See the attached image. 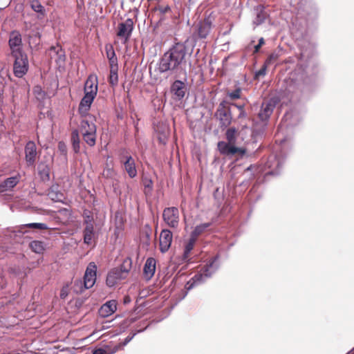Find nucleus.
Wrapping results in <instances>:
<instances>
[{
  "label": "nucleus",
  "instance_id": "37998d69",
  "mask_svg": "<svg viewBox=\"0 0 354 354\" xmlns=\"http://www.w3.org/2000/svg\"><path fill=\"white\" fill-rule=\"evenodd\" d=\"M119 346H115L113 349H106L103 348H96L93 351V354H114L118 350Z\"/></svg>",
  "mask_w": 354,
  "mask_h": 354
},
{
  "label": "nucleus",
  "instance_id": "f704fd0d",
  "mask_svg": "<svg viewBox=\"0 0 354 354\" xmlns=\"http://www.w3.org/2000/svg\"><path fill=\"white\" fill-rule=\"evenodd\" d=\"M313 55V47L308 44L307 48H301V53L299 54V59L300 61H307Z\"/></svg>",
  "mask_w": 354,
  "mask_h": 354
},
{
  "label": "nucleus",
  "instance_id": "c756f323",
  "mask_svg": "<svg viewBox=\"0 0 354 354\" xmlns=\"http://www.w3.org/2000/svg\"><path fill=\"white\" fill-rule=\"evenodd\" d=\"M71 142L72 148L75 153H79L80 151V138L78 129H73L71 135Z\"/></svg>",
  "mask_w": 354,
  "mask_h": 354
},
{
  "label": "nucleus",
  "instance_id": "a878e982",
  "mask_svg": "<svg viewBox=\"0 0 354 354\" xmlns=\"http://www.w3.org/2000/svg\"><path fill=\"white\" fill-rule=\"evenodd\" d=\"M37 170L42 181L46 182L50 180V167L46 162L41 161L39 162Z\"/></svg>",
  "mask_w": 354,
  "mask_h": 354
},
{
  "label": "nucleus",
  "instance_id": "f257e3e1",
  "mask_svg": "<svg viewBox=\"0 0 354 354\" xmlns=\"http://www.w3.org/2000/svg\"><path fill=\"white\" fill-rule=\"evenodd\" d=\"M195 40L188 38L184 42L175 43L160 59L158 71L161 74L171 75L183 72L187 76V71L183 68L186 63L187 55L193 53Z\"/></svg>",
  "mask_w": 354,
  "mask_h": 354
},
{
  "label": "nucleus",
  "instance_id": "de8ad7c7",
  "mask_svg": "<svg viewBox=\"0 0 354 354\" xmlns=\"http://www.w3.org/2000/svg\"><path fill=\"white\" fill-rule=\"evenodd\" d=\"M268 64L264 63V64L262 66V67L255 73V77L259 78L260 77H263L266 74V69L268 67Z\"/></svg>",
  "mask_w": 354,
  "mask_h": 354
},
{
  "label": "nucleus",
  "instance_id": "393cba45",
  "mask_svg": "<svg viewBox=\"0 0 354 354\" xmlns=\"http://www.w3.org/2000/svg\"><path fill=\"white\" fill-rule=\"evenodd\" d=\"M256 17L253 20V24L255 26L262 24L268 17L267 12L265 11V8L263 5H258L254 8Z\"/></svg>",
  "mask_w": 354,
  "mask_h": 354
},
{
  "label": "nucleus",
  "instance_id": "13d9d810",
  "mask_svg": "<svg viewBox=\"0 0 354 354\" xmlns=\"http://www.w3.org/2000/svg\"><path fill=\"white\" fill-rule=\"evenodd\" d=\"M286 140H287L286 138H284L281 139V140L277 138L276 139V142H279L280 146L281 147H283V146L285 145V142H286Z\"/></svg>",
  "mask_w": 354,
  "mask_h": 354
},
{
  "label": "nucleus",
  "instance_id": "49530a36",
  "mask_svg": "<svg viewBox=\"0 0 354 354\" xmlns=\"http://www.w3.org/2000/svg\"><path fill=\"white\" fill-rule=\"evenodd\" d=\"M156 10L159 11L160 14L165 15L171 11V7L169 5H158L156 7Z\"/></svg>",
  "mask_w": 354,
  "mask_h": 354
},
{
  "label": "nucleus",
  "instance_id": "c85d7f7f",
  "mask_svg": "<svg viewBox=\"0 0 354 354\" xmlns=\"http://www.w3.org/2000/svg\"><path fill=\"white\" fill-rule=\"evenodd\" d=\"M97 131V127L93 120H82L80 124L79 132L81 133Z\"/></svg>",
  "mask_w": 354,
  "mask_h": 354
},
{
  "label": "nucleus",
  "instance_id": "8fccbe9b",
  "mask_svg": "<svg viewBox=\"0 0 354 354\" xmlns=\"http://www.w3.org/2000/svg\"><path fill=\"white\" fill-rule=\"evenodd\" d=\"M109 59L110 69H118L117 57H110Z\"/></svg>",
  "mask_w": 354,
  "mask_h": 354
},
{
  "label": "nucleus",
  "instance_id": "79ce46f5",
  "mask_svg": "<svg viewBox=\"0 0 354 354\" xmlns=\"http://www.w3.org/2000/svg\"><path fill=\"white\" fill-rule=\"evenodd\" d=\"M31 8L35 12L42 16L45 15V8L38 0H35L31 3Z\"/></svg>",
  "mask_w": 354,
  "mask_h": 354
},
{
  "label": "nucleus",
  "instance_id": "2f4dec72",
  "mask_svg": "<svg viewBox=\"0 0 354 354\" xmlns=\"http://www.w3.org/2000/svg\"><path fill=\"white\" fill-rule=\"evenodd\" d=\"M212 223L213 222H208L196 225L191 232L190 236L197 239L198 236L205 232L207 229L212 225Z\"/></svg>",
  "mask_w": 354,
  "mask_h": 354
},
{
  "label": "nucleus",
  "instance_id": "cd10ccee",
  "mask_svg": "<svg viewBox=\"0 0 354 354\" xmlns=\"http://www.w3.org/2000/svg\"><path fill=\"white\" fill-rule=\"evenodd\" d=\"M274 106V105L271 102L263 103L258 114L259 119L261 121L267 120L272 114Z\"/></svg>",
  "mask_w": 354,
  "mask_h": 354
},
{
  "label": "nucleus",
  "instance_id": "1a4fd4ad",
  "mask_svg": "<svg viewBox=\"0 0 354 354\" xmlns=\"http://www.w3.org/2000/svg\"><path fill=\"white\" fill-rule=\"evenodd\" d=\"M301 120V115L297 110L290 109L286 111L280 124L279 125L277 136H279L280 131H282L283 129L292 128L296 126L299 124Z\"/></svg>",
  "mask_w": 354,
  "mask_h": 354
},
{
  "label": "nucleus",
  "instance_id": "20e7f679",
  "mask_svg": "<svg viewBox=\"0 0 354 354\" xmlns=\"http://www.w3.org/2000/svg\"><path fill=\"white\" fill-rule=\"evenodd\" d=\"M219 256L217 254L212 257L208 262L201 269L199 272L196 274L186 284L185 288L187 290L193 288L194 286L199 285L206 281L207 279L217 270L219 267L218 263Z\"/></svg>",
  "mask_w": 354,
  "mask_h": 354
},
{
  "label": "nucleus",
  "instance_id": "a211bd4d",
  "mask_svg": "<svg viewBox=\"0 0 354 354\" xmlns=\"http://www.w3.org/2000/svg\"><path fill=\"white\" fill-rule=\"evenodd\" d=\"M124 279H126L125 272H122L117 268H113L109 272L106 279V283L109 287H113L120 280Z\"/></svg>",
  "mask_w": 354,
  "mask_h": 354
},
{
  "label": "nucleus",
  "instance_id": "39448f33",
  "mask_svg": "<svg viewBox=\"0 0 354 354\" xmlns=\"http://www.w3.org/2000/svg\"><path fill=\"white\" fill-rule=\"evenodd\" d=\"M97 266L94 262H91L86 267L84 279H76L74 281L73 291L81 294L86 289L92 288L96 281Z\"/></svg>",
  "mask_w": 354,
  "mask_h": 354
},
{
  "label": "nucleus",
  "instance_id": "c03bdc74",
  "mask_svg": "<svg viewBox=\"0 0 354 354\" xmlns=\"http://www.w3.org/2000/svg\"><path fill=\"white\" fill-rule=\"evenodd\" d=\"M118 82V69H110L109 84L112 86H116Z\"/></svg>",
  "mask_w": 354,
  "mask_h": 354
},
{
  "label": "nucleus",
  "instance_id": "a19ab883",
  "mask_svg": "<svg viewBox=\"0 0 354 354\" xmlns=\"http://www.w3.org/2000/svg\"><path fill=\"white\" fill-rule=\"evenodd\" d=\"M21 227V228L29 227V228L39 229V230L50 229V227L46 223H30L24 225Z\"/></svg>",
  "mask_w": 354,
  "mask_h": 354
},
{
  "label": "nucleus",
  "instance_id": "5fc2aeb1",
  "mask_svg": "<svg viewBox=\"0 0 354 354\" xmlns=\"http://www.w3.org/2000/svg\"><path fill=\"white\" fill-rule=\"evenodd\" d=\"M144 185L145 188H148L151 190L152 189L153 187V182L150 179L146 180L144 182Z\"/></svg>",
  "mask_w": 354,
  "mask_h": 354
},
{
  "label": "nucleus",
  "instance_id": "9b49d317",
  "mask_svg": "<svg viewBox=\"0 0 354 354\" xmlns=\"http://www.w3.org/2000/svg\"><path fill=\"white\" fill-rule=\"evenodd\" d=\"M165 223L171 228H177L179 225V210L176 207H165L162 212Z\"/></svg>",
  "mask_w": 354,
  "mask_h": 354
},
{
  "label": "nucleus",
  "instance_id": "5701e85b",
  "mask_svg": "<svg viewBox=\"0 0 354 354\" xmlns=\"http://www.w3.org/2000/svg\"><path fill=\"white\" fill-rule=\"evenodd\" d=\"M20 179L21 176L19 174L6 178L0 183V192H3L12 189L19 183Z\"/></svg>",
  "mask_w": 354,
  "mask_h": 354
},
{
  "label": "nucleus",
  "instance_id": "052dcab7",
  "mask_svg": "<svg viewBox=\"0 0 354 354\" xmlns=\"http://www.w3.org/2000/svg\"><path fill=\"white\" fill-rule=\"evenodd\" d=\"M129 301H130L129 297H126L124 298V303H127V302H129Z\"/></svg>",
  "mask_w": 354,
  "mask_h": 354
},
{
  "label": "nucleus",
  "instance_id": "0eeeda50",
  "mask_svg": "<svg viewBox=\"0 0 354 354\" xmlns=\"http://www.w3.org/2000/svg\"><path fill=\"white\" fill-rule=\"evenodd\" d=\"M215 117L219 121L220 127L222 129L228 127L232 120V116L230 108L227 106V102L223 100L218 104L215 113Z\"/></svg>",
  "mask_w": 354,
  "mask_h": 354
},
{
  "label": "nucleus",
  "instance_id": "6e6d98bb",
  "mask_svg": "<svg viewBox=\"0 0 354 354\" xmlns=\"http://www.w3.org/2000/svg\"><path fill=\"white\" fill-rule=\"evenodd\" d=\"M232 106H235L239 111H242L245 109V104H236V103H232Z\"/></svg>",
  "mask_w": 354,
  "mask_h": 354
},
{
  "label": "nucleus",
  "instance_id": "ea45409f",
  "mask_svg": "<svg viewBox=\"0 0 354 354\" xmlns=\"http://www.w3.org/2000/svg\"><path fill=\"white\" fill-rule=\"evenodd\" d=\"M82 216L84 218L83 223L84 225H93L94 218L93 213L90 210L84 209L82 214Z\"/></svg>",
  "mask_w": 354,
  "mask_h": 354
},
{
  "label": "nucleus",
  "instance_id": "4d7b16f0",
  "mask_svg": "<svg viewBox=\"0 0 354 354\" xmlns=\"http://www.w3.org/2000/svg\"><path fill=\"white\" fill-rule=\"evenodd\" d=\"M247 116V113L245 111V109H243L242 111H240V113L238 115L239 119L245 118Z\"/></svg>",
  "mask_w": 354,
  "mask_h": 354
},
{
  "label": "nucleus",
  "instance_id": "4468645a",
  "mask_svg": "<svg viewBox=\"0 0 354 354\" xmlns=\"http://www.w3.org/2000/svg\"><path fill=\"white\" fill-rule=\"evenodd\" d=\"M118 28L117 35L120 38L124 39L125 41H127L130 38L133 30V19L130 18L127 19L124 22L118 24Z\"/></svg>",
  "mask_w": 354,
  "mask_h": 354
},
{
  "label": "nucleus",
  "instance_id": "6ab92c4d",
  "mask_svg": "<svg viewBox=\"0 0 354 354\" xmlns=\"http://www.w3.org/2000/svg\"><path fill=\"white\" fill-rule=\"evenodd\" d=\"M95 97V96L84 93L78 107V112L81 116H86L88 114V111H89Z\"/></svg>",
  "mask_w": 354,
  "mask_h": 354
},
{
  "label": "nucleus",
  "instance_id": "09e8293b",
  "mask_svg": "<svg viewBox=\"0 0 354 354\" xmlns=\"http://www.w3.org/2000/svg\"><path fill=\"white\" fill-rule=\"evenodd\" d=\"M103 176L106 178H112L115 175V171L113 168H106L103 171Z\"/></svg>",
  "mask_w": 354,
  "mask_h": 354
},
{
  "label": "nucleus",
  "instance_id": "a18cd8bd",
  "mask_svg": "<svg viewBox=\"0 0 354 354\" xmlns=\"http://www.w3.org/2000/svg\"><path fill=\"white\" fill-rule=\"evenodd\" d=\"M104 48H105V51H106V57L108 59H109L110 57H113L116 56L114 48L111 44H106L105 45Z\"/></svg>",
  "mask_w": 354,
  "mask_h": 354
},
{
  "label": "nucleus",
  "instance_id": "c9c22d12",
  "mask_svg": "<svg viewBox=\"0 0 354 354\" xmlns=\"http://www.w3.org/2000/svg\"><path fill=\"white\" fill-rule=\"evenodd\" d=\"M30 248L37 254H42L45 250V244L41 241H32L29 244Z\"/></svg>",
  "mask_w": 354,
  "mask_h": 354
},
{
  "label": "nucleus",
  "instance_id": "603ef678",
  "mask_svg": "<svg viewBox=\"0 0 354 354\" xmlns=\"http://www.w3.org/2000/svg\"><path fill=\"white\" fill-rule=\"evenodd\" d=\"M265 44V40L263 37H261L259 39V43L254 46V53H258L261 48V47Z\"/></svg>",
  "mask_w": 354,
  "mask_h": 354
},
{
  "label": "nucleus",
  "instance_id": "423d86ee",
  "mask_svg": "<svg viewBox=\"0 0 354 354\" xmlns=\"http://www.w3.org/2000/svg\"><path fill=\"white\" fill-rule=\"evenodd\" d=\"M11 55L15 59L13 64L14 75L18 78H21L27 73L29 68L28 56L24 52L19 51H14Z\"/></svg>",
  "mask_w": 354,
  "mask_h": 354
},
{
  "label": "nucleus",
  "instance_id": "f8f14e48",
  "mask_svg": "<svg viewBox=\"0 0 354 354\" xmlns=\"http://www.w3.org/2000/svg\"><path fill=\"white\" fill-rule=\"evenodd\" d=\"M212 24L209 17L200 21L196 26V31L194 33V36H196L200 39H205L211 31Z\"/></svg>",
  "mask_w": 354,
  "mask_h": 354
},
{
  "label": "nucleus",
  "instance_id": "0e129e2a",
  "mask_svg": "<svg viewBox=\"0 0 354 354\" xmlns=\"http://www.w3.org/2000/svg\"><path fill=\"white\" fill-rule=\"evenodd\" d=\"M143 330H139L138 332L140 333V332H142Z\"/></svg>",
  "mask_w": 354,
  "mask_h": 354
},
{
  "label": "nucleus",
  "instance_id": "4c0bfd02",
  "mask_svg": "<svg viewBox=\"0 0 354 354\" xmlns=\"http://www.w3.org/2000/svg\"><path fill=\"white\" fill-rule=\"evenodd\" d=\"M131 268V260L130 258H127L124 260L122 264L119 267L116 268L118 270L125 272V278L127 277L128 274Z\"/></svg>",
  "mask_w": 354,
  "mask_h": 354
},
{
  "label": "nucleus",
  "instance_id": "f3484780",
  "mask_svg": "<svg viewBox=\"0 0 354 354\" xmlns=\"http://www.w3.org/2000/svg\"><path fill=\"white\" fill-rule=\"evenodd\" d=\"M173 235L169 230L164 229L160 234V250L164 253L168 251L172 242Z\"/></svg>",
  "mask_w": 354,
  "mask_h": 354
},
{
  "label": "nucleus",
  "instance_id": "473e14b6",
  "mask_svg": "<svg viewBox=\"0 0 354 354\" xmlns=\"http://www.w3.org/2000/svg\"><path fill=\"white\" fill-rule=\"evenodd\" d=\"M196 240L197 239H196L194 237L190 236L189 239L186 243V244L185 245V248H184L183 254V258L185 261H187L189 259L190 253L194 247Z\"/></svg>",
  "mask_w": 354,
  "mask_h": 354
},
{
  "label": "nucleus",
  "instance_id": "bb28decb",
  "mask_svg": "<svg viewBox=\"0 0 354 354\" xmlns=\"http://www.w3.org/2000/svg\"><path fill=\"white\" fill-rule=\"evenodd\" d=\"M49 198L55 202H63L65 198L64 194L59 189L57 185H53L48 192Z\"/></svg>",
  "mask_w": 354,
  "mask_h": 354
},
{
  "label": "nucleus",
  "instance_id": "6e6552de",
  "mask_svg": "<svg viewBox=\"0 0 354 354\" xmlns=\"http://www.w3.org/2000/svg\"><path fill=\"white\" fill-rule=\"evenodd\" d=\"M284 160L285 156L281 150L275 154L269 156L266 162V167L270 169V171H268L266 175H279L284 163Z\"/></svg>",
  "mask_w": 354,
  "mask_h": 354
},
{
  "label": "nucleus",
  "instance_id": "e433bc0d",
  "mask_svg": "<svg viewBox=\"0 0 354 354\" xmlns=\"http://www.w3.org/2000/svg\"><path fill=\"white\" fill-rule=\"evenodd\" d=\"M281 49L274 50L266 59L265 63L268 66L273 64L281 55Z\"/></svg>",
  "mask_w": 354,
  "mask_h": 354
},
{
  "label": "nucleus",
  "instance_id": "3c124183",
  "mask_svg": "<svg viewBox=\"0 0 354 354\" xmlns=\"http://www.w3.org/2000/svg\"><path fill=\"white\" fill-rule=\"evenodd\" d=\"M57 148L59 151L63 154L66 155L67 153V147L64 142L60 141L58 142Z\"/></svg>",
  "mask_w": 354,
  "mask_h": 354
},
{
  "label": "nucleus",
  "instance_id": "e2e57ef3",
  "mask_svg": "<svg viewBox=\"0 0 354 354\" xmlns=\"http://www.w3.org/2000/svg\"><path fill=\"white\" fill-rule=\"evenodd\" d=\"M64 293H62H62H61V297H64Z\"/></svg>",
  "mask_w": 354,
  "mask_h": 354
},
{
  "label": "nucleus",
  "instance_id": "b1692460",
  "mask_svg": "<svg viewBox=\"0 0 354 354\" xmlns=\"http://www.w3.org/2000/svg\"><path fill=\"white\" fill-rule=\"evenodd\" d=\"M156 270V260L153 258H148L145 263L143 274L145 277L149 280L152 278Z\"/></svg>",
  "mask_w": 354,
  "mask_h": 354
},
{
  "label": "nucleus",
  "instance_id": "7c9ffc66",
  "mask_svg": "<svg viewBox=\"0 0 354 354\" xmlns=\"http://www.w3.org/2000/svg\"><path fill=\"white\" fill-rule=\"evenodd\" d=\"M95 236L93 225H85L83 230L84 243L90 245Z\"/></svg>",
  "mask_w": 354,
  "mask_h": 354
},
{
  "label": "nucleus",
  "instance_id": "864d4df0",
  "mask_svg": "<svg viewBox=\"0 0 354 354\" xmlns=\"http://www.w3.org/2000/svg\"><path fill=\"white\" fill-rule=\"evenodd\" d=\"M136 333H133V334H130L129 335L124 339V341L121 343V345L124 346H126L129 342H131V340L134 337V336L136 335Z\"/></svg>",
  "mask_w": 354,
  "mask_h": 354
},
{
  "label": "nucleus",
  "instance_id": "2eb2a0df",
  "mask_svg": "<svg viewBox=\"0 0 354 354\" xmlns=\"http://www.w3.org/2000/svg\"><path fill=\"white\" fill-rule=\"evenodd\" d=\"M186 85L185 82L176 80H175L170 87L171 93L175 100H182L186 93Z\"/></svg>",
  "mask_w": 354,
  "mask_h": 354
},
{
  "label": "nucleus",
  "instance_id": "bf43d9fd",
  "mask_svg": "<svg viewBox=\"0 0 354 354\" xmlns=\"http://www.w3.org/2000/svg\"><path fill=\"white\" fill-rule=\"evenodd\" d=\"M254 168V166H252V165H250V167H248L244 171V174H247L248 172H249L250 171L252 170Z\"/></svg>",
  "mask_w": 354,
  "mask_h": 354
},
{
  "label": "nucleus",
  "instance_id": "7ed1b4c3",
  "mask_svg": "<svg viewBox=\"0 0 354 354\" xmlns=\"http://www.w3.org/2000/svg\"><path fill=\"white\" fill-rule=\"evenodd\" d=\"M305 83V71L301 64L298 65L297 68L283 80L280 89L284 95L289 97L291 94L300 91Z\"/></svg>",
  "mask_w": 354,
  "mask_h": 354
},
{
  "label": "nucleus",
  "instance_id": "f03ea898",
  "mask_svg": "<svg viewBox=\"0 0 354 354\" xmlns=\"http://www.w3.org/2000/svg\"><path fill=\"white\" fill-rule=\"evenodd\" d=\"M225 136L227 142L219 141L217 143V148L220 153L230 158L236 154L243 157L246 153V149L236 146L240 136L239 130L234 127H229L227 129Z\"/></svg>",
  "mask_w": 354,
  "mask_h": 354
},
{
  "label": "nucleus",
  "instance_id": "4be33fe9",
  "mask_svg": "<svg viewBox=\"0 0 354 354\" xmlns=\"http://www.w3.org/2000/svg\"><path fill=\"white\" fill-rule=\"evenodd\" d=\"M84 90V93H88L96 97L97 93V77H95L93 75H89L86 80Z\"/></svg>",
  "mask_w": 354,
  "mask_h": 354
},
{
  "label": "nucleus",
  "instance_id": "412c9836",
  "mask_svg": "<svg viewBox=\"0 0 354 354\" xmlns=\"http://www.w3.org/2000/svg\"><path fill=\"white\" fill-rule=\"evenodd\" d=\"M117 310L115 300H110L104 304L99 309V314L102 317H107L113 314Z\"/></svg>",
  "mask_w": 354,
  "mask_h": 354
},
{
  "label": "nucleus",
  "instance_id": "680f3d73",
  "mask_svg": "<svg viewBox=\"0 0 354 354\" xmlns=\"http://www.w3.org/2000/svg\"><path fill=\"white\" fill-rule=\"evenodd\" d=\"M347 354H354V348L350 353H348Z\"/></svg>",
  "mask_w": 354,
  "mask_h": 354
},
{
  "label": "nucleus",
  "instance_id": "aec40b11",
  "mask_svg": "<svg viewBox=\"0 0 354 354\" xmlns=\"http://www.w3.org/2000/svg\"><path fill=\"white\" fill-rule=\"evenodd\" d=\"M50 55L52 59H55L57 64L61 65L65 62V51L59 45L53 46L49 49Z\"/></svg>",
  "mask_w": 354,
  "mask_h": 354
},
{
  "label": "nucleus",
  "instance_id": "72a5a7b5",
  "mask_svg": "<svg viewBox=\"0 0 354 354\" xmlns=\"http://www.w3.org/2000/svg\"><path fill=\"white\" fill-rule=\"evenodd\" d=\"M84 141L89 147H94L96 143L97 131L82 133Z\"/></svg>",
  "mask_w": 354,
  "mask_h": 354
},
{
  "label": "nucleus",
  "instance_id": "ddd939ff",
  "mask_svg": "<svg viewBox=\"0 0 354 354\" xmlns=\"http://www.w3.org/2000/svg\"><path fill=\"white\" fill-rule=\"evenodd\" d=\"M24 153L27 166H34L37 157V146L35 142L30 140L26 144Z\"/></svg>",
  "mask_w": 354,
  "mask_h": 354
},
{
  "label": "nucleus",
  "instance_id": "58836bf2",
  "mask_svg": "<svg viewBox=\"0 0 354 354\" xmlns=\"http://www.w3.org/2000/svg\"><path fill=\"white\" fill-rule=\"evenodd\" d=\"M242 88L240 86L236 87L233 91L227 92V97L231 100H235L241 98Z\"/></svg>",
  "mask_w": 354,
  "mask_h": 354
},
{
  "label": "nucleus",
  "instance_id": "9d476101",
  "mask_svg": "<svg viewBox=\"0 0 354 354\" xmlns=\"http://www.w3.org/2000/svg\"><path fill=\"white\" fill-rule=\"evenodd\" d=\"M120 162L123 164L124 170L131 178H135L137 174L136 162L133 158L128 154V151L125 148L120 149Z\"/></svg>",
  "mask_w": 354,
  "mask_h": 354
},
{
  "label": "nucleus",
  "instance_id": "dca6fc26",
  "mask_svg": "<svg viewBox=\"0 0 354 354\" xmlns=\"http://www.w3.org/2000/svg\"><path fill=\"white\" fill-rule=\"evenodd\" d=\"M8 44L11 50V54L14 51L24 52L22 49V39L20 32L17 30H13L10 32Z\"/></svg>",
  "mask_w": 354,
  "mask_h": 354
}]
</instances>
